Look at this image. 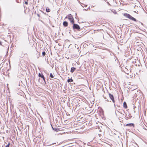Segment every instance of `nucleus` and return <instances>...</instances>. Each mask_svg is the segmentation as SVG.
<instances>
[{
	"mask_svg": "<svg viewBox=\"0 0 147 147\" xmlns=\"http://www.w3.org/2000/svg\"><path fill=\"white\" fill-rule=\"evenodd\" d=\"M123 15L130 20L135 22L136 21V20L135 18L132 17L129 14L125 13Z\"/></svg>",
	"mask_w": 147,
	"mask_h": 147,
	"instance_id": "nucleus-1",
	"label": "nucleus"
},
{
	"mask_svg": "<svg viewBox=\"0 0 147 147\" xmlns=\"http://www.w3.org/2000/svg\"><path fill=\"white\" fill-rule=\"evenodd\" d=\"M123 15L130 20L135 22L136 21V20L135 18L132 17L129 14L125 13Z\"/></svg>",
	"mask_w": 147,
	"mask_h": 147,
	"instance_id": "nucleus-2",
	"label": "nucleus"
},
{
	"mask_svg": "<svg viewBox=\"0 0 147 147\" xmlns=\"http://www.w3.org/2000/svg\"><path fill=\"white\" fill-rule=\"evenodd\" d=\"M68 18L72 23H74V22L73 17L71 14H69L68 16Z\"/></svg>",
	"mask_w": 147,
	"mask_h": 147,
	"instance_id": "nucleus-3",
	"label": "nucleus"
},
{
	"mask_svg": "<svg viewBox=\"0 0 147 147\" xmlns=\"http://www.w3.org/2000/svg\"><path fill=\"white\" fill-rule=\"evenodd\" d=\"M73 28L74 29H77L78 30L80 29L79 26L77 24H73Z\"/></svg>",
	"mask_w": 147,
	"mask_h": 147,
	"instance_id": "nucleus-4",
	"label": "nucleus"
},
{
	"mask_svg": "<svg viewBox=\"0 0 147 147\" xmlns=\"http://www.w3.org/2000/svg\"><path fill=\"white\" fill-rule=\"evenodd\" d=\"M109 97L111 100L112 101L113 103L115 102V100H114V97L113 95L111 94L110 93H109Z\"/></svg>",
	"mask_w": 147,
	"mask_h": 147,
	"instance_id": "nucleus-5",
	"label": "nucleus"
},
{
	"mask_svg": "<svg viewBox=\"0 0 147 147\" xmlns=\"http://www.w3.org/2000/svg\"><path fill=\"white\" fill-rule=\"evenodd\" d=\"M38 76L40 77H41V78H43V80L45 81V77H44L43 75L42 74H41L40 73H39Z\"/></svg>",
	"mask_w": 147,
	"mask_h": 147,
	"instance_id": "nucleus-6",
	"label": "nucleus"
},
{
	"mask_svg": "<svg viewBox=\"0 0 147 147\" xmlns=\"http://www.w3.org/2000/svg\"><path fill=\"white\" fill-rule=\"evenodd\" d=\"M126 126H128L129 127H131L133 126V127H134V124L132 123H128L126 125Z\"/></svg>",
	"mask_w": 147,
	"mask_h": 147,
	"instance_id": "nucleus-7",
	"label": "nucleus"
},
{
	"mask_svg": "<svg viewBox=\"0 0 147 147\" xmlns=\"http://www.w3.org/2000/svg\"><path fill=\"white\" fill-rule=\"evenodd\" d=\"M63 25L65 27H66L68 26V23L66 21H64L63 23Z\"/></svg>",
	"mask_w": 147,
	"mask_h": 147,
	"instance_id": "nucleus-8",
	"label": "nucleus"
},
{
	"mask_svg": "<svg viewBox=\"0 0 147 147\" xmlns=\"http://www.w3.org/2000/svg\"><path fill=\"white\" fill-rule=\"evenodd\" d=\"M76 68H74V67H72L71 68V72L73 73V72L76 69Z\"/></svg>",
	"mask_w": 147,
	"mask_h": 147,
	"instance_id": "nucleus-9",
	"label": "nucleus"
},
{
	"mask_svg": "<svg viewBox=\"0 0 147 147\" xmlns=\"http://www.w3.org/2000/svg\"><path fill=\"white\" fill-rule=\"evenodd\" d=\"M123 107L125 109L127 108L126 103L125 102L123 103Z\"/></svg>",
	"mask_w": 147,
	"mask_h": 147,
	"instance_id": "nucleus-10",
	"label": "nucleus"
},
{
	"mask_svg": "<svg viewBox=\"0 0 147 147\" xmlns=\"http://www.w3.org/2000/svg\"><path fill=\"white\" fill-rule=\"evenodd\" d=\"M73 81V80L71 79H71H69L67 80V82H72Z\"/></svg>",
	"mask_w": 147,
	"mask_h": 147,
	"instance_id": "nucleus-11",
	"label": "nucleus"
},
{
	"mask_svg": "<svg viewBox=\"0 0 147 147\" xmlns=\"http://www.w3.org/2000/svg\"><path fill=\"white\" fill-rule=\"evenodd\" d=\"M50 77L52 78H54V76L52 73H51L50 74Z\"/></svg>",
	"mask_w": 147,
	"mask_h": 147,
	"instance_id": "nucleus-12",
	"label": "nucleus"
},
{
	"mask_svg": "<svg viewBox=\"0 0 147 147\" xmlns=\"http://www.w3.org/2000/svg\"><path fill=\"white\" fill-rule=\"evenodd\" d=\"M42 55L43 56H44L46 55V53L45 51H44L42 53Z\"/></svg>",
	"mask_w": 147,
	"mask_h": 147,
	"instance_id": "nucleus-13",
	"label": "nucleus"
},
{
	"mask_svg": "<svg viewBox=\"0 0 147 147\" xmlns=\"http://www.w3.org/2000/svg\"><path fill=\"white\" fill-rule=\"evenodd\" d=\"M52 128H53V129L55 131H57V130H58L57 129V128L54 129L53 128V127H52Z\"/></svg>",
	"mask_w": 147,
	"mask_h": 147,
	"instance_id": "nucleus-14",
	"label": "nucleus"
},
{
	"mask_svg": "<svg viewBox=\"0 0 147 147\" xmlns=\"http://www.w3.org/2000/svg\"><path fill=\"white\" fill-rule=\"evenodd\" d=\"M46 11L47 12H48L50 11V9H48L47 8L46 9Z\"/></svg>",
	"mask_w": 147,
	"mask_h": 147,
	"instance_id": "nucleus-15",
	"label": "nucleus"
},
{
	"mask_svg": "<svg viewBox=\"0 0 147 147\" xmlns=\"http://www.w3.org/2000/svg\"><path fill=\"white\" fill-rule=\"evenodd\" d=\"M10 145V143H9L5 147H9V146Z\"/></svg>",
	"mask_w": 147,
	"mask_h": 147,
	"instance_id": "nucleus-16",
	"label": "nucleus"
},
{
	"mask_svg": "<svg viewBox=\"0 0 147 147\" xmlns=\"http://www.w3.org/2000/svg\"><path fill=\"white\" fill-rule=\"evenodd\" d=\"M25 3L26 4V5H27L28 4V3L27 2V1H25Z\"/></svg>",
	"mask_w": 147,
	"mask_h": 147,
	"instance_id": "nucleus-17",
	"label": "nucleus"
},
{
	"mask_svg": "<svg viewBox=\"0 0 147 147\" xmlns=\"http://www.w3.org/2000/svg\"><path fill=\"white\" fill-rule=\"evenodd\" d=\"M129 71H128L127 72H125V73L126 74H129Z\"/></svg>",
	"mask_w": 147,
	"mask_h": 147,
	"instance_id": "nucleus-18",
	"label": "nucleus"
},
{
	"mask_svg": "<svg viewBox=\"0 0 147 147\" xmlns=\"http://www.w3.org/2000/svg\"><path fill=\"white\" fill-rule=\"evenodd\" d=\"M0 45H2V43L0 41Z\"/></svg>",
	"mask_w": 147,
	"mask_h": 147,
	"instance_id": "nucleus-19",
	"label": "nucleus"
},
{
	"mask_svg": "<svg viewBox=\"0 0 147 147\" xmlns=\"http://www.w3.org/2000/svg\"><path fill=\"white\" fill-rule=\"evenodd\" d=\"M37 15L38 17H40V15L39 14H37Z\"/></svg>",
	"mask_w": 147,
	"mask_h": 147,
	"instance_id": "nucleus-20",
	"label": "nucleus"
},
{
	"mask_svg": "<svg viewBox=\"0 0 147 147\" xmlns=\"http://www.w3.org/2000/svg\"><path fill=\"white\" fill-rule=\"evenodd\" d=\"M38 56L37 57V58H38L40 56V54H38Z\"/></svg>",
	"mask_w": 147,
	"mask_h": 147,
	"instance_id": "nucleus-21",
	"label": "nucleus"
},
{
	"mask_svg": "<svg viewBox=\"0 0 147 147\" xmlns=\"http://www.w3.org/2000/svg\"><path fill=\"white\" fill-rule=\"evenodd\" d=\"M93 10V11H96V12H97V11H94V10Z\"/></svg>",
	"mask_w": 147,
	"mask_h": 147,
	"instance_id": "nucleus-22",
	"label": "nucleus"
},
{
	"mask_svg": "<svg viewBox=\"0 0 147 147\" xmlns=\"http://www.w3.org/2000/svg\"><path fill=\"white\" fill-rule=\"evenodd\" d=\"M79 49V47H78V48H77V49Z\"/></svg>",
	"mask_w": 147,
	"mask_h": 147,
	"instance_id": "nucleus-23",
	"label": "nucleus"
},
{
	"mask_svg": "<svg viewBox=\"0 0 147 147\" xmlns=\"http://www.w3.org/2000/svg\"><path fill=\"white\" fill-rule=\"evenodd\" d=\"M76 45H75V47H76Z\"/></svg>",
	"mask_w": 147,
	"mask_h": 147,
	"instance_id": "nucleus-24",
	"label": "nucleus"
}]
</instances>
